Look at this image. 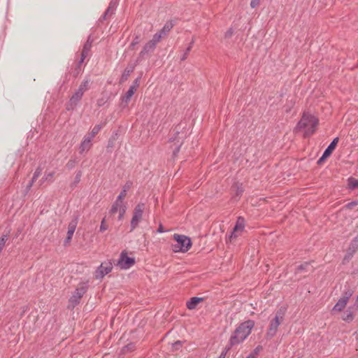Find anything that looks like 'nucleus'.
Masks as SVG:
<instances>
[{"label":"nucleus","instance_id":"1","mask_svg":"<svg viewBox=\"0 0 358 358\" xmlns=\"http://www.w3.org/2000/svg\"><path fill=\"white\" fill-rule=\"evenodd\" d=\"M254 327L255 322L252 320L242 322L231 335L227 350H229L231 347L242 343L250 334Z\"/></svg>","mask_w":358,"mask_h":358},{"label":"nucleus","instance_id":"2","mask_svg":"<svg viewBox=\"0 0 358 358\" xmlns=\"http://www.w3.org/2000/svg\"><path fill=\"white\" fill-rule=\"evenodd\" d=\"M318 122V119L314 115L304 112L296 127V129H304V136L308 137L315 133Z\"/></svg>","mask_w":358,"mask_h":358},{"label":"nucleus","instance_id":"3","mask_svg":"<svg viewBox=\"0 0 358 358\" xmlns=\"http://www.w3.org/2000/svg\"><path fill=\"white\" fill-rule=\"evenodd\" d=\"M285 313L286 308L285 307H281L277 310L274 318L270 321V324L266 334V338H271L276 335L278 327L284 320Z\"/></svg>","mask_w":358,"mask_h":358},{"label":"nucleus","instance_id":"4","mask_svg":"<svg viewBox=\"0 0 358 358\" xmlns=\"http://www.w3.org/2000/svg\"><path fill=\"white\" fill-rule=\"evenodd\" d=\"M173 238L177 242L176 244L173 245V250L175 252H186L192 246L190 238L185 235L176 234L173 235Z\"/></svg>","mask_w":358,"mask_h":358},{"label":"nucleus","instance_id":"5","mask_svg":"<svg viewBox=\"0 0 358 358\" xmlns=\"http://www.w3.org/2000/svg\"><path fill=\"white\" fill-rule=\"evenodd\" d=\"M145 208L144 203H138L133 211V216L130 223V231H133L143 219V212Z\"/></svg>","mask_w":358,"mask_h":358},{"label":"nucleus","instance_id":"6","mask_svg":"<svg viewBox=\"0 0 358 358\" xmlns=\"http://www.w3.org/2000/svg\"><path fill=\"white\" fill-rule=\"evenodd\" d=\"M88 289V285L86 282L80 283L76 289L71 297L69 299V303L74 308L79 304L81 298L86 293Z\"/></svg>","mask_w":358,"mask_h":358},{"label":"nucleus","instance_id":"7","mask_svg":"<svg viewBox=\"0 0 358 358\" xmlns=\"http://www.w3.org/2000/svg\"><path fill=\"white\" fill-rule=\"evenodd\" d=\"M175 133L173 136L170 138V142L173 143L175 148H173V157H177L178 153L180 151V147L183 143V140L186 136V134L183 132L181 134L180 131L177 129V127L175 129Z\"/></svg>","mask_w":358,"mask_h":358},{"label":"nucleus","instance_id":"8","mask_svg":"<svg viewBox=\"0 0 358 358\" xmlns=\"http://www.w3.org/2000/svg\"><path fill=\"white\" fill-rule=\"evenodd\" d=\"M353 291L350 289L345 291L342 296L338 299L337 303L332 308V312H341L345 308L350 298L352 296Z\"/></svg>","mask_w":358,"mask_h":358},{"label":"nucleus","instance_id":"9","mask_svg":"<svg viewBox=\"0 0 358 358\" xmlns=\"http://www.w3.org/2000/svg\"><path fill=\"white\" fill-rule=\"evenodd\" d=\"M140 79L141 78H137L134 81L133 84L129 87L128 91L121 97L122 103L127 105L130 101L131 98L134 94L135 92L137 90L138 87L140 85Z\"/></svg>","mask_w":358,"mask_h":358},{"label":"nucleus","instance_id":"10","mask_svg":"<svg viewBox=\"0 0 358 358\" xmlns=\"http://www.w3.org/2000/svg\"><path fill=\"white\" fill-rule=\"evenodd\" d=\"M135 264L134 258L129 257L127 256L126 251H122L120 254V259L117 264L122 269H127L131 267Z\"/></svg>","mask_w":358,"mask_h":358},{"label":"nucleus","instance_id":"11","mask_svg":"<svg viewBox=\"0 0 358 358\" xmlns=\"http://www.w3.org/2000/svg\"><path fill=\"white\" fill-rule=\"evenodd\" d=\"M127 195V189L126 188L122 189L120 194L117 196L116 200L113 203L110 210V213L111 215L115 214L118 211V208L126 206L123 204V199Z\"/></svg>","mask_w":358,"mask_h":358},{"label":"nucleus","instance_id":"12","mask_svg":"<svg viewBox=\"0 0 358 358\" xmlns=\"http://www.w3.org/2000/svg\"><path fill=\"white\" fill-rule=\"evenodd\" d=\"M358 310V303H356L353 306H350L343 313L342 319L346 322H351L355 318V313Z\"/></svg>","mask_w":358,"mask_h":358},{"label":"nucleus","instance_id":"13","mask_svg":"<svg viewBox=\"0 0 358 358\" xmlns=\"http://www.w3.org/2000/svg\"><path fill=\"white\" fill-rule=\"evenodd\" d=\"M113 266L110 263H102L96 271V277L103 278L112 271Z\"/></svg>","mask_w":358,"mask_h":358},{"label":"nucleus","instance_id":"14","mask_svg":"<svg viewBox=\"0 0 358 358\" xmlns=\"http://www.w3.org/2000/svg\"><path fill=\"white\" fill-rule=\"evenodd\" d=\"M92 146V140L84 136L80 146H79V152L80 154H83L85 152H87L90 150Z\"/></svg>","mask_w":358,"mask_h":358},{"label":"nucleus","instance_id":"15","mask_svg":"<svg viewBox=\"0 0 358 358\" xmlns=\"http://www.w3.org/2000/svg\"><path fill=\"white\" fill-rule=\"evenodd\" d=\"M117 5V0H111L108 8L105 11L102 18L103 20H106L108 17V16H110L114 13V11L115 10Z\"/></svg>","mask_w":358,"mask_h":358},{"label":"nucleus","instance_id":"16","mask_svg":"<svg viewBox=\"0 0 358 358\" xmlns=\"http://www.w3.org/2000/svg\"><path fill=\"white\" fill-rule=\"evenodd\" d=\"M175 23L172 20H168L164 27L159 31V32L164 36H166L170 31L174 27Z\"/></svg>","mask_w":358,"mask_h":358},{"label":"nucleus","instance_id":"17","mask_svg":"<svg viewBox=\"0 0 358 358\" xmlns=\"http://www.w3.org/2000/svg\"><path fill=\"white\" fill-rule=\"evenodd\" d=\"M156 45L154 43H152L150 41H148L143 48L142 50L140 52V57H143L144 55L148 54L149 52H153L155 49Z\"/></svg>","mask_w":358,"mask_h":358},{"label":"nucleus","instance_id":"18","mask_svg":"<svg viewBox=\"0 0 358 358\" xmlns=\"http://www.w3.org/2000/svg\"><path fill=\"white\" fill-rule=\"evenodd\" d=\"M358 250V236H357L350 242L348 248L349 258H352L354 253Z\"/></svg>","mask_w":358,"mask_h":358},{"label":"nucleus","instance_id":"19","mask_svg":"<svg viewBox=\"0 0 358 358\" xmlns=\"http://www.w3.org/2000/svg\"><path fill=\"white\" fill-rule=\"evenodd\" d=\"M90 52V50L83 48L81 54H80V59L76 65V75H78L79 73L80 70V66L83 63L85 58L88 56Z\"/></svg>","mask_w":358,"mask_h":358},{"label":"nucleus","instance_id":"20","mask_svg":"<svg viewBox=\"0 0 358 358\" xmlns=\"http://www.w3.org/2000/svg\"><path fill=\"white\" fill-rule=\"evenodd\" d=\"M338 138L336 137L334 138V140L331 141V143L328 145V147L324 150V153H325V157H329L334 149L336 147L337 143H338Z\"/></svg>","mask_w":358,"mask_h":358},{"label":"nucleus","instance_id":"21","mask_svg":"<svg viewBox=\"0 0 358 358\" xmlns=\"http://www.w3.org/2000/svg\"><path fill=\"white\" fill-rule=\"evenodd\" d=\"M203 301V298L200 297H192L189 301L187 302V308L189 310H193L196 308L197 304Z\"/></svg>","mask_w":358,"mask_h":358},{"label":"nucleus","instance_id":"22","mask_svg":"<svg viewBox=\"0 0 358 358\" xmlns=\"http://www.w3.org/2000/svg\"><path fill=\"white\" fill-rule=\"evenodd\" d=\"M134 66L127 67L124 69V71L120 78V83H124L128 79V78L129 77L131 73L134 71Z\"/></svg>","mask_w":358,"mask_h":358},{"label":"nucleus","instance_id":"23","mask_svg":"<svg viewBox=\"0 0 358 358\" xmlns=\"http://www.w3.org/2000/svg\"><path fill=\"white\" fill-rule=\"evenodd\" d=\"M83 96V94L78 91V90L75 92V93L72 95L70 99L71 104H73L74 106L77 105V103L80 101Z\"/></svg>","mask_w":358,"mask_h":358},{"label":"nucleus","instance_id":"24","mask_svg":"<svg viewBox=\"0 0 358 358\" xmlns=\"http://www.w3.org/2000/svg\"><path fill=\"white\" fill-rule=\"evenodd\" d=\"M101 129H102L101 124H96L92 128L91 131L87 135H86L85 136L92 141V139L96 136V135L100 131V130Z\"/></svg>","mask_w":358,"mask_h":358},{"label":"nucleus","instance_id":"25","mask_svg":"<svg viewBox=\"0 0 358 358\" xmlns=\"http://www.w3.org/2000/svg\"><path fill=\"white\" fill-rule=\"evenodd\" d=\"M245 228V220L242 217H238L236 223L234 227V231H243Z\"/></svg>","mask_w":358,"mask_h":358},{"label":"nucleus","instance_id":"26","mask_svg":"<svg viewBox=\"0 0 358 358\" xmlns=\"http://www.w3.org/2000/svg\"><path fill=\"white\" fill-rule=\"evenodd\" d=\"M310 267V262H306L297 266L295 270V273L297 274L301 273L302 271H308Z\"/></svg>","mask_w":358,"mask_h":358},{"label":"nucleus","instance_id":"27","mask_svg":"<svg viewBox=\"0 0 358 358\" xmlns=\"http://www.w3.org/2000/svg\"><path fill=\"white\" fill-rule=\"evenodd\" d=\"M77 224H78L77 219H75L69 222V226H68L67 235L73 236V235L75 232V230L76 229Z\"/></svg>","mask_w":358,"mask_h":358},{"label":"nucleus","instance_id":"28","mask_svg":"<svg viewBox=\"0 0 358 358\" xmlns=\"http://www.w3.org/2000/svg\"><path fill=\"white\" fill-rule=\"evenodd\" d=\"M194 42H195V37L193 36L192 38L191 42L189 43V45H188V47L186 48L185 52H184V54L182 55V56L180 58L181 61H185V60L187 59V56H188L189 52L191 51Z\"/></svg>","mask_w":358,"mask_h":358},{"label":"nucleus","instance_id":"29","mask_svg":"<svg viewBox=\"0 0 358 358\" xmlns=\"http://www.w3.org/2000/svg\"><path fill=\"white\" fill-rule=\"evenodd\" d=\"M90 80L87 79L83 81L82 83L80 85L78 90L84 94L85 92L88 90L90 87Z\"/></svg>","mask_w":358,"mask_h":358},{"label":"nucleus","instance_id":"30","mask_svg":"<svg viewBox=\"0 0 358 358\" xmlns=\"http://www.w3.org/2000/svg\"><path fill=\"white\" fill-rule=\"evenodd\" d=\"M348 188L350 189H355V188L358 187V180L355 179L354 178H348Z\"/></svg>","mask_w":358,"mask_h":358},{"label":"nucleus","instance_id":"31","mask_svg":"<svg viewBox=\"0 0 358 358\" xmlns=\"http://www.w3.org/2000/svg\"><path fill=\"white\" fill-rule=\"evenodd\" d=\"M135 344L133 343H130L125 345L124 347H123V348L122 349V352L123 354H126L129 352H132L135 350Z\"/></svg>","mask_w":358,"mask_h":358},{"label":"nucleus","instance_id":"32","mask_svg":"<svg viewBox=\"0 0 358 358\" xmlns=\"http://www.w3.org/2000/svg\"><path fill=\"white\" fill-rule=\"evenodd\" d=\"M164 36L158 31L156 34H154L152 38L150 40L152 43H154L155 45H157V43H159L162 38Z\"/></svg>","mask_w":358,"mask_h":358},{"label":"nucleus","instance_id":"33","mask_svg":"<svg viewBox=\"0 0 358 358\" xmlns=\"http://www.w3.org/2000/svg\"><path fill=\"white\" fill-rule=\"evenodd\" d=\"M8 240V236L7 235H3L0 238V254L1 253L3 248L6 245V243Z\"/></svg>","mask_w":358,"mask_h":358},{"label":"nucleus","instance_id":"34","mask_svg":"<svg viewBox=\"0 0 358 358\" xmlns=\"http://www.w3.org/2000/svg\"><path fill=\"white\" fill-rule=\"evenodd\" d=\"M93 39L91 38V36H90L87 40V41L85 43L83 48L84 49L90 50L92 45Z\"/></svg>","mask_w":358,"mask_h":358},{"label":"nucleus","instance_id":"35","mask_svg":"<svg viewBox=\"0 0 358 358\" xmlns=\"http://www.w3.org/2000/svg\"><path fill=\"white\" fill-rule=\"evenodd\" d=\"M55 175V172L52 171L51 173H45V176L41 179V183L43 182L45 180H52V178H53Z\"/></svg>","mask_w":358,"mask_h":358},{"label":"nucleus","instance_id":"36","mask_svg":"<svg viewBox=\"0 0 358 358\" xmlns=\"http://www.w3.org/2000/svg\"><path fill=\"white\" fill-rule=\"evenodd\" d=\"M126 210H127L126 206H122V207L118 208V210H119L118 220H121L123 218V217L126 213Z\"/></svg>","mask_w":358,"mask_h":358},{"label":"nucleus","instance_id":"37","mask_svg":"<svg viewBox=\"0 0 358 358\" xmlns=\"http://www.w3.org/2000/svg\"><path fill=\"white\" fill-rule=\"evenodd\" d=\"M139 43H140V36H136L130 44V48L133 49L134 48V46L136 45L137 44H138Z\"/></svg>","mask_w":358,"mask_h":358},{"label":"nucleus","instance_id":"38","mask_svg":"<svg viewBox=\"0 0 358 358\" xmlns=\"http://www.w3.org/2000/svg\"><path fill=\"white\" fill-rule=\"evenodd\" d=\"M41 172H42V168L41 166H38L36 169V171L33 175L34 180H37V178L41 176Z\"/></svg>","mask_w":358,"mask_h":358},{"label":"nucleus","instance_id":"39","mask_svg":"<svg viewBox=\"0 0 358 358\" xmlns=\"http://www.w3.org/2000/svg\"><path fill=\"white\" fill-rule=\"evenodd\" d=\"M357 205H358V201H352V202H350V203H347L345 206L344 208H346V209H352Z\"/></svg>","mask_w":358,"mask_h":358},{"label":"nucleus","instance_id":"40","mask_svg":"<svg viewBox=\"0 0 358 358\" xmlns=\"http://www.w3.org/2000/svg\"><path fill=\"white\" fill-rule=\"evenodd\" d=\"M107 229H108V225L106 224V219L103 218L101 222L99 230L101 232H103L104 231L107 230Z\"/></svg>","mask_w":358,"mask_h":358},{"label":"nucleus","instance_id":"41","mask_svg":"<svg viewBox=\"0 0 358 358\" xmlns=\"http://www.w3.org/2000/svg\"><path fill=\"white\" fill-rule=\"evenodd\" d=\"M76 163V159H70L66 164V166L68 169H72L75 166Z\"/></svg>","mask_w":358,"mask_h":358},{"label":"nucleus","instance_id":"42","mask_svg":"<svg viewBox=\"0 0 358 358\" xmlns=\"http://www.w3.org/2000/svg\"><path fill=\"white\" fill-rule=\"evenodd\" d=\"M182 345V343L180 341H177L174 343H173V348L174 350H178Z\"/></svg>","mask_w":358,"mask_h":358},{"label":"nucleus","instance_id":"43","mask_svg":"<svg viewBox=\"0 0 358 358\" xmlns=\"http://www.w3.org/2000/svg\"><path fill=\"white\" fill-rule=\"evenodd\" d=\"M259 2H260V0H251V1H250V6H251L252 8H256L257 6H259Z\"/></svg>","mask_w":358,"mask_h":358},{"label":"nucleus","instance_id":"44","mask_svg":"<svg viewBox=\"0 0 358 358\" xmlns=\"http://www.w3.org/2000/svg\"><path fill=\"white\" fill-rule=\"evenodd\" d=\"M243 189L241 187H237V189H236V196H241V194H243Z\"/></svg>","mask_w":358,"mask_h":358},{"label":"nucleus","instance_id":"45","mask_svg":"<svg viewBox=\"0 0 358 358\" xmlns=\"http://www.w3.org/2000/svg\"><path fill=\"white\" fill-rule=\"evenodd\" d=\"M325 157V153L323 152L322 156L318 159L317 164H322V163L327 158Z\"/></svg>","mask_w":358,"mask_h":358},{"label":"nucleus","instance_id":"46","mask_svg":"<svg viewBox=\"0 0 358 358\" xmlns=\"http://www.w3.org/2000/svg\"><path fill=\"white\" fill-rule=\"evenodd\" d=\"M72 237H73L72 236H69V235L66 236V238H65V240L64 241V245H68L71 242Z\"/></svg>","mask_w":358,"mask_h":358},{"label":"nucleus","instance_id":"47","mask_svg":"<svg viewBox=\"0 0 358 358\" xmlns=\"http://www.w3.org/2000/svg\"><path fill=\"white\" fill-rule=\"evenodd\" d=\"M36 180H34V177H32L31 181L29 182V184L27 185V191H29L30 189V188L32 187L34 182L36 181Z\"/></svg>","mask_w":358,"mask_h":358},{"label":"nucleus","instance_id":"48","mask_svg":"<svg viewBox=\"0 0 358 358\" xmlns=\"http://www.w3.org/2000/svg\"><path fill=\"white\" fill-rule=\"evenodd\" d=\"M238 232V231H234V229H233V231H231V235L229 236V238L231 239V238H236L237 236H238V234H236Z\"/></svg>","mask_w":358,"mask_h":358},{"label":"nucleus","instance_id":"49","mask_svg":"<svg viewBox=\"0 0 358 358\" xmlns=\"http://www.w3.org/2000/svg\"><path fill=\"white\" fill-rule=\"evenodd\" d=\"M229 348V346H227L225 348V350L221 353V355L218 357V358H225L226 354L229 350H227V349Z\"/></svg>","mask_w":358,"mask_h":358},{"label":"nucleus","instance_id":"50","mask_svg":"<svg viewBox=\"0 0 358 358\" xmlns=\"http://www.w3.org/2000/svg\"><path fill=\"white\" fill-rule=\"evenodd\" d=\"M262 350V347L261 345H258L257 347H256V348L254 350V355H257L260 350Z\"/></svg>","mask_w":358,"mask_h":358},{"label":"nucleus","instance_id":"51","mask_svg":"<svg viewBox=\"0 0 358 358\" xmlns=\"http://www.w3.org/2000/svg\"><path fill=\"white\" fill-rule=\"evenodd\" d=\"M233 34V30L232 29H229L225 34V37L227 38H229V37H231V35Z\"/></svg>","mask_w":358,"mask_h":358},{"label":"nucleus","instance_id":"52","mask_svg":"<svg viewBox=\"0 0 358 358\" xmlns=\"http://www.w3.org/2000/svg\"><path fill=\"white\" fill-rule=\"evenodd\" d=\"M106 101L103 99H99L97 100V105L102 106L105 103Z\"/></svg>","mask_w":358,"mask_h":358},{"label":"nucleus","instance_id":"53","mask_svg":"<svg viewBox=\"0 0 358 358\" xmlns=\"http://www.w3.org/2000/svg\"><path fill=\"white\" fill-rule=\"evenodd\" d=\"M80 177H81V173L79 172L78 173H77V175L76 176V178H75V182H79L80 180Z\"/></svg>","mask_w":358,"mask_h":358},{"label":"nucleus","instance_id":"54","mask_svg":"<svg viewBox=\"0 0 358 358\" xmlns=\"http://www.w3.org/2000/svg\"><path fill=\"white\" fill-rule=\"evenodd\" d=\"M131 185V182H127L124 185V186L123 187V189H124V188H126V189H127V190L130 188Z\"/></svg>","mask_w":358,"mask_h":358},{"label":"nucleus","instance_id":"55","mask_svg":"<svg viewBox=\"0 0 358 358\" xmlns=\"http://www.w3.org/2000/svg\"><path fill=\"white\" fill-rule=\"evenodd\" d=\"M157 231L158 233H163L164 231L162 224H159Z\"/></svg>","mask_w":358,"mask_h":358},{"label":"nucleus","instance_id":"56","mask_svg":"<svg viewBox=\"0 0 358 358\" xmlns=\"http://www.w3.org/2000/svg\"><path fill=\"white\" fill-rule=\"evenodd\" d=\"M348 257H349V254L348 253V254L345 256V257H344V259H343V262H345V261H349V260L351 259V258H349Z\"/></svg>","mask_w":358,"mask_h":358},{"label":"nucleus","instance_id":"57","mask_svg":"<svg viewBox=\"0 0 358 358\" xmlns=\"http://www.w3.org/2000/svg\"><path fill=\"white\" fill-rule=\"evenodd\" d=\"M247 358H256V357L254 354H250L247 357Z\"/></svg>","mask_w":358,"mask_h":358},{"label":"nucleus","instance_id":"58","mask_svg":"<svg viewBox=\"0 0 358 358\" xmlns=\"http://www.w3.org/2000/svg\"><path fill=\"white\" fill-rule=\"evenodd\" d=\"M357 301H358V295H357Z\"/></svg>","mask_w":358,"mask_h":358},{"label":"nucleus","instance_id":"59","mask_svg":"<svg viewBox=\"0 0 358 358\" xmlns=\"http://www.w3.org/2000/svg\"><path fill=\"white\" fill-rule=\"evenodd\" d=\"M357 236H358V235H357Z\"/></svg>","mask_w":358,"mask_h":358}]
</instances>
